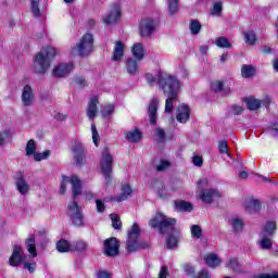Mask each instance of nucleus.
Segmentation results:
<instances>
[{
  "label": "nucleus",
  "instance_id": "f257e3e1",
  "mask_svg": "<svg viewBox=\"0 0 278 278\" xmlns=\"http://www.w3.org/2000/svg\"><path fill=\"white\" fill-rule=\"evenodd\" d=\"M159 88L163 90L164 94L167 96L165 101V112L166 114H170L174 110L175 103L179 101V91L181 90V83L177 77L167 74V73H159Z\"/></svg>",
  "mask_w": 278,
  "mask_h": 278
},
{
  "label": "nucleus",
  "instance_id": "f03ea898",
  "mask_svg": "<svg viewBox=\"0 0 278 278\" xmlns=\"http://www.w3.org/2000/svg\"><path fill=\"white\" fill-rule=\"evenodd\" d=\"M58 55V50L53 47L42 48L40 52L35 55L33 71L37 75H45L51 68V60Z\"/></svg>",
  "mask_w": 278,
  "mask_h": 278
},
{
  "label": "nucleus",
  "instance_id": "7ed1b4c3",
  "mask_svg": "<svg viewBox=\"0 0 278 278\" xmlns=\"http://www.w3.org/2000/svg\"><path fill=\"white\" fill-rule=\"evenodd\" d=\"M94 51V36L92 34H85L72 49L73 55L80 58H88Z\"/></svg>",
  "mask_w": 278,
  "mask_h": 278
},
{
  "label": "nucleus",
  "instance_id": "20e7f679",
  "mask_svg": "<svg viewBox=\"0 0 278 278\" xmlns=\"http://www.w3.org/2000/svg\"><path fill=\"white\" fill-rule=\"evenodd\" d=\"M150 227L160 228L161 233H166V231H173L175 225H177V219L166 217L162 213H156L155 216L149 222Z\"/></svg>",
  "mask_w": 278,
  "mask_h": 278
},
{
  "label": "nucleus",
  "instance_id": "39448f33",
  "mask_svg": "<svg viewBox=\"0 0 278 278\" xmlns=\"http://www.w3.org/2000/svg\"><path fill=\"white\" fill-rule=\"evenodd\" d=\"M140 227L138 224H134L130 230L128 231V240L126 249L128 253H135V251H140V249H147V243L140 242Z\"/></svg>",
  "mask_w": 278,
  "mask_h": 278
},
{
  "label": "nucleus",
  "instance_id": "423d86ee",
  "mask_svg": "<svg viewBox=\"0 0 278 278\" xmlns=\"http://www.w3.org/2000/svg\"><path fill=\"white\" fill-rule=\"evenodd\" d=\"M71 184L72 186V197L73 199H77L79 194H81V180L77 176H63L60 187V194H64L66 192V186Z\"/></svg>",
  "mask_w": 278,
  "mask_h": 278
},
{
  "label": "nucleus",
  "instance_id": "0eeeda50",
  "mask_svg": "<svg viewBox=\"0 0 278 278\" xmlns=\"http://www.w3.org/2000/svg\"><path fill=\"white\" fill-rule=\"evenodd\" d=\"M112 164H114V157L112 156V153H110V150L105 148L103 149L100 159V168L102 175H104L106 184L112 179Z\"/></svg>",
  "mask_w": 278,
  "mask_h": 278
},
{
  "label": "nucleus",
  "instance_id": "6e6552de",
  "mask_svg": "<svg viewBox=\"0 0 278 278\" xmlns=\"http://www.w3.org/2000/svg\"><path fill=\"white\" fill-rule=\"evenodd\" d=\"M122 15L123 11L121 8V3L115 2L111 4L109 12L102 17V23L104 25H116V23L121 21Z\"/></svg>",
  "mask_w": 278,
  "mask_h": 278
},
{
  "label": "nucleus",
  "instance_id": "1a4fd4ad",
  "mask_svg": "<svg viewBox=\"0 0 278 278\" xmlns=\"http://www.w3.org/2000/svg\"><path fill=\"white\" fill-rule=\"evenodd\" d=\"M67 216H70L73 225L81 227L84 225V214L81 207L75 201H71L67 204Z\"/></svg>",
  "mask_w": 278,
  "mask_h": 278
},
{
  "label": "nucleus",
  "instance_id": "9d476101",
  "mask_svg": "<svg viewBox=\"0 0 278 278\" xmlns=\"http://www.w3.org/2000/svg\"><path fill=\"white\" fill-rule=\"evenodd\" d=\"M157 27V22L153 20V17H143L139 22V35L141 38H150L155 34V29Z\"/></svg>",
  "mask_w": 278,
  "mask_h": 278
},
{
  "label": "nucleus",
  "instance_id": "9b49d317",
  "mask_svg": "<svg viewBox=\"0 0 278 278\" xmlns=\"http://www.w3.org/2000/svg\"><path fill=\"white\" fill-rule=\"evenodd\" d=\"M71 151L76 166H83V164H86V148H84V143L80 141H74L72 143Z\"/></svg>",
  "mask_w": 278,
  "mask_h": 278
},
{
  "label": "nucleus",
  "instance_id": "f8f14e48",
  "mask_svg": "<svg viewBox=\"0 0 278 278\" xmlns=\"http://www.w3.org/2000/svg\"><path fill=\"white\" fill-rule=\"evenodd\" d=\"M25 260H27V256H25V251H23V248H21V245H15L9 258L10 266H21V264H24Z\"/></svg>",
  "mask_w": 278,
  "mask_h": 278
},
{
  "label": "nucleus",
  "instance_id": "ddd939ff",
  "mask_svg": "<svg viewBox=\"0 0 278 278\" xmlns=\"http://www.w3.org/2000/svg\"><path fill=\"white\" fill-rule=\"evenodd\" d=\"M121 248V244L118 243V240L116 238H110L104 241V255L108 257H116L118 255V249Z\"/></svg>",
  "mask_w": 278,
  "mask_h": 278
},
{
  "label": "nucleus",
  "instance_id": "4468645a",
  "mask_svg": "<svg viewBox=\"0 0 278 278\" xmlns=\"http://www.w3.org/2000/svg\"><path fill=\"white\" fill-rule=\"evenodd\" d=\"M21 99L24 108H30V105H34V101H36V91H34L31 86L26 85L22 90Z\"/></svg>",
  "mask_w": 278,
  "mask_h": 278
},
{
  "label": "nucleus",
  "instance_id": "2eb2a0df",
  "mask_svg": "<svg viewBox=\"0 0 278 278\" xmlns=\"http://www.w3.org/2000/svg\"><path fill=\"white\" fill-rule=\"evenodd\" d=\"M202 203H212L215 199H220V192L216 189L198 190Z\"/></svg>",
  "mask_w": 278,
  "mask_h": 278
},
{
  "label": "nucleus",
  "instance_id": "dca6fc26",
  "mask_svg": "<svg viewBox=\"0 0 278 278\" xmlns=\"http://www.w3.org/2000/svg\"><path fill=\"white\" fill-rule=\"evenodd\" d=\"M176 119L181 124L190 121V106L188 104H180L176 108Z\"/></svg>",
  "mask_w": 278,
  "mask_h": 278
},
{
  "label": "nucleus",
  "instance_id": "f3484780",
  "mask_svg": "<svg viewBox=\"0 0 278 278\" xmlns=\"http://www.w3.org/2000/svg\"><path fill=\"white\" fill-rule=\"evenodd\" d=\"M244 208L248 214H257L262 210V202L254 198H248L244 201Z\"/></svg>",
  "mask_w": 278,
  "mask_h": 278
},
{
  "label": "nucleus",
  "instance_id": "a211bd4d",
  "mask_svg": "<svg viewBox=\"0 0 278 278\" xmlns=\"http://www.w3.org/2000/svg\"><path fill=\"white\" fill-rule=\"evenodd\" d=\"M99 105V97L93 96L87 105V116L89 121H93L97 118V114L99 113V109L97 108Z\"/></svg>",
  "mask_w": 278,
  "mask_h": 278
},
{
  "label": "nucleus",
  "instance_id": "6ab92c4d",
  "mask_svg": "<svg viewBox=\"0 0 278 278\" xmlns=\"http://www.w3.org/2000/svg\"><path fill=\"white\" fill-rule=\"evenodd\" d=\"M244 102L248 109L255 111L262 108V103L263 105H266V106L270 105V98H267L265 101L262 102L261 100L251 97V98H245Z\"/></svg>",
  "mask_w": 278,
  "mask_h": 278
},
{
  "label": "nucleus",
  "instance_id": "aec40b11",
  "mask_svg": "<svg viewBox=\"0 0 278 278\" xmlns=\"http://www.w3.org/2000/svg\"><path fill=\"white\" fill-rule=\"evenodd\" d=\"M73 63H61L53 68L54 77H66L73 71Z\"/></svg>",
  "mask_w": 278,
  "mask_h": 278
},
{
  "label": "nucleus",
  "instance_id": "412c9836",
  "mask_svg": "<svg viewBox=\"0 0 278 278\" xmlns=\"http://www.w3.org/2000/svg\"><path fill=\"white\" fill-rule=\"evenodd\" d=\"M125 55V43L123 41H116L111 59L113 62H121Z\"/></svg>",
  "mask_w": 278,
  "mask_h": 278
},
{
  "label": "nucleus",
  "instance_id": "4be33fe9",
  "mask_svg": "<svg viewBox=\"0 0 278 278\" xmlns=\"http://www.w3.org/2000/svg\"><path fill=\"white\" fill-rule=\"evenodd\" d=\"M15 187L17 192H20V194H22L23 197H25V194H28L29 190H31L29 182H27L23 176L16 178Z\"/></svg>",
  "mask_w": 278,
  "mask_h": 278
},
{
  "label": "nucleus",
  "instance_id": "5701e85b",
  "mask_svg": "<svg viewBox=\"0 0 278 278\" xmlns=\"http://www.w3.org/2000/svg\"><path fill=\"white\" fill-rule=\"evenodd\" d=\"M157 105H160V101H157V99H153L149 104L148 114L151 125H155V123H157Z\"/></svg>",
  "mask_w": 278,
  "mask_h": 278
},
{
  "label": "nucleus",
  "instance_id": "b1692460",
  "mask_svg": "<svg viewBox=\"0 0 278 278\" xmlns=\"http://www.w3.org/2000/svg\"><path fill=\"white\" fill-rule=\"evenodd\" d=\"M131 54L138 62L144 60V46L141 42L134 43L131 47Z\"/></svg>",
  "mask_w": 278,
  "mask_h": 278
},
{
  "label": "nucleus",
  "instance_id": "393cba45",
  "mask_svg": "<svg viewBox=\"0 0 278 278\" xmlns=\"http://www.w3.org/2000/svg\"><path fill=\"white\" fill-rule=\"evenodd\" d=\"M26 251L31 255V257L38 256V251L36 250V238L30 235L25 241Z\"/></svg>",
  "mask_w": 278,
  "mask_h": 278
},
{
  "label": "nucleus",
  "instance_id": "a878e982",
  "mask_svg": "<svg viewBox=\"0 0 278 278\" xmlns=\"http://www.w3.org/2000/svg\"><path fill=\"white\" fill-rule=\"evenodd\" d=\"M204 262L206 266H210V268H218V266H220L222 261L220 257H218V255L211 253L204 256Z\"/></svg>",
  "mask_w": 278,
  "mask_h": 278
},
{
  "label": "nucleus",
  "instance_id": "bb28decb",
  "mask_svg": "<svg viewBox=\"0 0 278 278\" xmlns=\"http://www.w3.org/2000/svg\"><path fill=\"white\" fill-rule=\"evenodd\" d=\"M124 136L129 142H140L142 140V132L138 128L126 131Z\"/></svg>",
  "mask_w": 278,
  "mask_h": 278
},
{
  "label": "nucleus",
  "instance_id": "cd10ccee",
  "mask_svg": "<svg viewBox=\"0 0 278 278\" xmlns=\"http://www.w3.org/2000/svg\"><path fill=\"white\" fill-rule=\"evenodd\" d=\"M275 231H277V223L267 222L265 226L261 230L262 236H269L273 238L275 236Z\"/></svg>",
  "mask_w": 278,
  "mask_h": 278
},
{
  "label": "nucleus",
  "instance_id": "c85d7f7f",
  "mask_svg": "<svg viewBox=\"0 0 278 278\" xmlns=\"http://www.w3.org/2000/svg\"><path fill=\"white\" fill-rule=\"evenodd\" d=\"M258 244L261 249H264L265 251H270V249H273V237L260 235Z\"/></svg>",
  "mask_w": 278,
  "mask_h": 278
},
{
  "label": "nucleus",
  "instance_id": "c756f323",
  "mask_svg": "<svg viewBox=\"0 0 278 278\" xmlns=\"http://www.w3.org/2000/svg\"><path fill=\"white\" fill-rule=\"evenodd\" d=\"M128 75H136L138 73V60L129 58L125 63Z\"/></svg>",
  "mask_w": 278,
  "mask_h": 278
},
{
  "label": "nucleus",
  "instance_id": "7c9ffc66",
  "mask_svg": "<svg viewBox=\"0 0 278 278\" xmlns=\"http://www.w3.org/2000/svg\"><path fill=\"white\" fill-rule=\"evenodd\" d=\"M256 73L255 66L249 65V64H243L241 66V76L244 79H251V77H254Z\"/></svg>",
  "mask_w": 278,
  "mask_h": 278
},
{
  "label": "nucleus",
  "instance_id": "2f4dec72",
  "mask_svg": "<svg viewBox=\"0 0 278 278\" xmlns=\"http://www.w3.org/2000/svg\"><path fill=\"white\" fill-rule=\"evenodd\" d=\"M116 110V105L112 103H106L101 109L102 118H112L114 116V112Z\"/></svg>",
  "mask_w": 278,
  "mask_h": 278
},
{
  "label": "nucleus",
  "instance_id": "473e14b6",
  "mask_svg": "<svg viewBox=\"0 0 278 278\" xmlns=\"http://www.w3.org/2000/svg\"><path fill=\"white\" fill-rule=\"evenodd\" d=\"M131 187L129 185H123L122 193L117 195L114 201H125L128 197H131Z\"/></svg>",
  "mask_w": 278,
  "mask_h": 278
},
{
  "label": "nucleus",
  "instance_id": "72a5a7b5",
  "mask_svg": "<svg viewBox=\"0 0 278 278\" xmlns=\"http://www.w3.org/2000/svg\"><path fill=\"white\" fill-rule=\"evenodd\" d=\"M243 38L247 45L253 46L257 43V36L254 34L253 30L243 31Z\"/></svg>",
  "mask_w": 278,
  "mask_h": 278
},
{
  "label": "nucleus",
  "instance_id": "f704fd0d",
  "mask_svg": "<svg viewBox=\"0 0 278 278\" xmlns=\"http://www.w3.org/2000/svg\"><path fill=\"white\" fill-rule=\"evenodd\" d=\"M230 225L235 233H240L244 229V222L241 218H232Z\"/></svg>",
  "mask_w": 278,
  "mask_h": 278
},
{
  "label": "nucleus",
  "instance_id": "c9c22d12",
  "mask_svg": "<svg viewBox=\"0 0 278 278\" xmlns=\"http://www.w3.org/2000/svg\"><path fill=\"white\" fill-rule=\"evenodd\" d=\"M167 10L169 16H174L179 12V0H167Z\"/></svg>",
  "mask_w": 278,
  "mask_h": 278
},
{
  "label": "nucleus",
  "instance_id": "e433bc0d",
  "mask_svg": "<svg viewBox=\"0 0 278 278\" xmlns=\"http://www.w3.org/2000/svg\"><path fill=\"white\" fill-rule=\"evenodd\" d=\"M175 207L178 212H192V204L186 201H176Z\"/></svg>",
  "mask_w": 278,
  "mask_h": 278
},
{
  "label": "nucleus",
  "instance_id": "4c0bfd02",
  "mask_svg": "<svg viewBox=\"0 0 278 278\" xmlns=\"http://www.w3.org/2000/svg\"><path fill=\"white\" fill-rule=\"evenodd\" d=\"M226 268H229L230 270H233V273H240L241 265H240V262H238V258L230 257L228 263H226Z\"/></svg>",
  "mask_w": 278,
  "mask_h": 278
},
{
  "label": "nucleus",
  "instance_id": "58836bf2",
  "mask_svg": "<svg viewBox=\"0 0 278 278\" xmlns=\"http://www.w3.org/2000/svg\"><path fill=\"white\" fill-rule=\"evenodd\" d=\"M56 251H59V253H68V251H71V243L66 240H60L56 243Z\"/></svg>",
  "mask_w": 278,
  "mask_h": 278
},
{
  "label": "nucleus",
  "instance_id": "ea45409f",
  "mask_svg": "<svg viewBox=\"0 0 278 278\" xmlns=\"http://www.w3.org/2000/svg\"><path fill=\"white\" fill-rule=\"evenodd\" d=\"M190 232H191L192 238H194L195 240L203 238V229L199 225H192L190 227Z\"/></svg>",
  "mask_w": 278,
  "mask_h": 278
},
{
  "label": "nucleus",
  "instance_id": "a19ab883",
  "mask_svg": "<svg viewBox=\"0 0 278 278\" xmlns=\"http://www.w3.org/2000/svg\"><path fill=\"white\" fill-rule=\"evenodd\" d=\"M216 47H219V49H231V42H229V39L225 37H219L215 40Z\"/></svg>",
  "mask_w": 278,
  "mask_h": 278
},
{
  "label": "nucleus",
  "instance_id": "79ce46f5",
  "mask_svg": "<svg viewBox=\"0 0 278 278\" xmlns=\"http://www.w3.org/2000/svg\"><path fill=\"white\" fill-rule=\"evenodd\" d=\"M38 147L36 146V141L34 139H30L26 144V155L28 157H31L37 151Z\"/></svg>",
  "mask_w": 278,
  "mask_h": 278
},
{
  "label": "nucleus",
  "instance_id": "37998d69",
  "mask_svg": "<svg viewBox=\"0 0 278 278\" xmlns=\"http://www.w3.org/2000/svg\"><path fill=\"white\" fill-rule=\"evenodd\" d=\"M49 155H51V151L46 150L43 152H36L33 154L35 162H42V160H48Z\"/></svg>",
  "mask_w": 278,
  "mask_h": 278
},
{
  "label": "nucleus",
  "instance_id": "c03bdc74",
  "mask_svg": "<svg viewBox=\"0 0 278 278\" xmlns=\"http://www.w3.org/2000/svg\"><path fill=\"white\" fill-rule=\"evenodd\" d=\"M189 29L193 36H197L201 31V23L197 20L190 22Z\"/></svg>",
  "mask_w": 278,
  "mask_h": 278
},
{
  "label": "nucleus",
  "instance_id": "a18cd8bd",
  "mask_svg": "<svg viewBox=\"0 0 278 278\" xmlns=\"http://www.w3.org/2000/svg\"><path fill=\"white\" fill-rule=\"evenodd\" d=\"M111 220H112V226L115 229H121V227H123V223H121V217L116 214H111Z\"/></svg>",
  "mask_w": 278,
  "mask_h": 278
},
{
  "label": "nucleus",
  "instance_id": "49530a36",
  "mask_svg": "<svg viewBox=\"0 0 278 278\" xmlns=\"http://www.w3.org/2000/svg\"><path fill=\"white\" fill-rule=\"evenodd\" d=\"M39 3H40V0H30L31 12L34 16H40V8L38 7Z\"/></svg>",
  "mask_w": 278,
  "mask_h": 278
},
{
  "label": "nucleus",
  "instance_id": "de8ad7c7",
  "mask_svg": "<svg viewBox=\"0 0 278 278\" xmlns=\"http://www.w3.org/2000/svg\"><path fill=\"white\" fill-rule=\"evenodd\" d=\"M223 12V3L220 2H216L214 5H213V9L211 11V15L212 16H220V13Z\"/></svg>",
  "mask_w": 278,
  "mask_h": 278
},
{
  "label": "nucleus",
  "instance_id": "09e8293b",
  "mask_svg": "<svg viewBox=\"0 0 278 278\" xmlns=\"http://www.w3.org/2000/svg\"><path fill=\"white\" fill-rule=\"evenodd\" d=\"M155 138L157 142H164V140H166V131H164L162 128H156Z\"/></svg>",
  "mask_w": 278,
  "mask_h": 278
},
{
  "label": "nucleus",
  "instance_id": "8fccbe9b",
  "mask_svg": "<svg viewBox=\"0 0 278 278\" xmlns=\"http://www.w3.org/2000/svg\"><path fill=\"white\" fill-rule=\"evenodd\" d=\"M91 132H92V141L96 147H99V131H97V126L94 124L91 125Z\"/></svg>",
  "mask_w": 278,
  "mask_h": 278
},
{
  "label": "nucleus",
  "instance_id": "3c124183",
  "mask_svg": "<svg viewBox=\"0 0 278 278\" xmlns=\"http://www.w3.org/2000/svg\"><path fill=\"white\" fill-rule=\"evenodd\" d=\"M23 265H24V268H26V270H28L30 273H35V270H36V262H34V261L27 262V258H26L24 261Z\"/></svg>",
  "mask_w": 278,
  "mask_h": 278
},
{
  "label": "nucleus",
  "instance_id": "603ef678",
  "mask_svg": "<svg viewBox=\"0 0 278 278\" xmlns=\"http://www.w3.org/2000/svg\"><path fill=\"white\" fill-rule=\"evenodd\" d=\"M224 84L222 80H214L211 84V88L212 90H214V92H220V90H223Z\"/></svg>",
  "mask_w": 278,
  "mask_h": 278
},
{
  "label": "nucleus",
  "instance_id": "864d4df0",
  "mask_svg": "<svg viewBox=\"0 0 278 278\" xmlns=\"http://www.w3.org/2000/svg\"><path fill=\"white\" fill-rule=\"evenodd\" d=\"M169 167H170V162L163 160L160 162L159 165H156V170L159 173H162L163 170H166Z\"/></svg>",
  "mask_w": 278,
  "mask_h": 278
},
{
  "label": "nucleus",
  "instance_id": "5fc2aeb1",
  "mask_svg": "<svg viewBox=\"0 0 278 278\" xmlns=\"http://www.w3.org/2000/svg\"><path fill=\"white\" fill-rule=\"evenodd\" d=\"M166 242H167L168 249H175V247H177V242H179V240L175 236H169L167 238Z\"/></svg>",
  "mask_w": 278,
  "mask_h": 278
},
{
  "label": "nucleus",
  "instance_id": "6e6d98bb",
  "mask_svg": "<svg viewBox=\"0 0 278 278\" xmlns=\"http://www.w3.org/2000/svg\"><path fill=\"white\" fill-rule=\"evenodd\" d=\"M219 153L229 155V147L227 146V141H220L218 144Z\"/></svg>",
  "mask_w": 278,
  "mask_h": 278
},
{
  "label": "nucleus",
  "instance_id": "4d7b16f0",
  "mask_svg": "<svg viewBox=\"0 0 278 278\" xmlns=\"http://www.w3.org/2000/svg\"><path fill=\"white\" fill-rule=\"evenodd\" d=\"M192 164L194 166H198V168H201V166H203V156L201 155H194L192 157Z\"/></svg>",
  "mask_w": 278,
  "mask_h": 278
},
{
  "label": "nucleus",
  "instance_id": "13d9d810",
  "mask_svg": "<svg viewBox=\"0 0 278 278\" xmlns=\"http://www.w3.org/2000/svg\"><path fill=\"white\" fill-rule=\"evenodd\" d=\"M75 251H86L88 249V244L84 241H77L74 245Z\"/></svg>",
  "mask_w": 278,
  "mask_h": 278
},
{
  "label": "nucleus",
  "instance_id": "bf43d9fd",
  "mask_svg": "<svg viewBox=\"0 0 278 278\" xmlns=\"http://www.w3.org/2000/svg\"><path fill=\"white\" fill-rule=\"evenodd\" d=\"M210 186V180L207 178H202L198 181V190H205L203 188H207Z\"/></svg>",
  "mask_w": 278,
  "mask_h": 278
},
{
  "label": "nucleus",
  "instance_id": "052dcab7",
  "mask_svg": "<svg viewBox=\"0 0 278 278\" xmlns=\"http://www.w3.org/2000/svg\"><path fill=\"white\" fill-rule=\"evenodd\" d=\"M96 207H97V212H99L100 214H103V212H105V203H103L99 199L96 200Z\"/></svg>",
  "mask_w": 278,
  "mask_h": 278
},
{
  "label": "nucleus",
  "instance_id": "680f3d73",
  "mask_svg": "<svg viewBox=\"0 0 278 278\" xmlns=\"http://www.w3.org/2000/svg\"><path fill=\"white\" fill-rule=\"evenodd\" d=\"M146 80L149 84V86H155V76H153V74H146Z\"/></svg>",
  "mask_w": 278,
  "mask_h": 278
},
{
  "label": "nucleus",
  "instance_id": "e2e57ef3",
  "mask_svg": "<svg viewBox=\"0 0 278 278\" xmlns=\"http://www.w3.org/2000/svg\"><path fill=\"white\" fill-rule=\"evenodd\" d=\"M55 121H59L60 123L66 121L68 118V115L66 113H55L54 114Z\"/></svg>",
  "mask_w": 278,
  "mask_h": 278
},
{
  "label": "nucleus",
  "instance_id": "0e129e2a",
  "mask_svg": "<svg viewBox=\"0 0 278 278\" xmlns=\"http://www.w3.org/2000/svg\"><path fill=\"white\" fill-rule=\"evenodd\" d=\"M159 278H168V267H161V270L159 273Z\"/></svg>",
  "mask_w": 278,
  "mask_h": 278
},
{
  "label": "nucleus",
  "instance_id": "69168bd1",
  "mask_svg": "<svg viewBox=\"0 0 278 278\" xmlns=\"http://www.w3.org/2000/svg\"><path fill=\"white\" fill-rule=\"evenodd\" d=\"M212 276L210 275V271L202 269L199 271L195 276V278H211Z\"/></svg>",
  "mask_w": 278,
  "mask_h": 278
},
{
  "label": "nucleus",
  "instance_id": "338daca9",
  "mask_svg": "<svg viewBox=\"0 0 278 278\" xmlns=\"http://www.w3.org/2000/svg\"><path fill=\"white\" fill-rule=\"evenodd\" d=\"M98 278H112V275L108 271H100Z\"/></svg>",
  "mask_w": 278,
  "mask_h": 278
},
{
  "label": "nucleus",
  "instance_id": "774afa93",
  "mask_svg": "<svg viewBox=\"0 0 278 278\" xmlns=\"http://www.w3.org/2000/svg\"><path fill=\"white\" fill-rule=\"evenodd\" d=\"M257 278H278V274H274V275L262 274Z\"/></svg>",
  "mask_w": 278,
  "mask_h": 278
}]
</instances>
